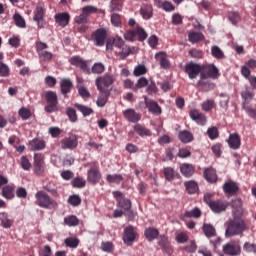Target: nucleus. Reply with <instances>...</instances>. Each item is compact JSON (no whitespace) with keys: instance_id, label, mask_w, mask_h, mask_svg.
Returning a JSON list of instances; mask_svg holds the SVG:
<instances>
[{"instance_id":"f257e3e1","label":"nucleus","mask_w":256,"mask_h":256,"mask_svg":"<svg viewBox=\"0 0 256 256\" xmlns=\"http://www.w3.org/2000/svg\"><path fill=\"white\" fill-rule=\"evenodd\" d=\"M35 199V205L41 207V209H48L51 211L59 207L57 200L51 198L49 194L43 190H40L35 194Z\"/></svg>"},{"instance_id":"f03ea898","label":"nucleus","mask_w":256,"mask_h":256,"mask_svg":"<svg viewBox=\"0 0 256 256\" xmlns=\"http://www.w3.org/2000/svg\"><path fill=\"white\" fill-rule=\"evenodd\" d=\"M245 229V221L234 212V218L228 222L225 235L226 237H235V235H241Z\"/></svg>"},{"instance_id":"7ed1b4c3","label":"nucleus","mask_w":256,"mask_h":256,"mask_svg":"<svg viewBox=\"0 0 256 256\" xmlns=\"http://www.w3.org/2000/svg\"><path fill=\"white\" fill-rule=\"evenodd\" d=\"M44 97L48 103L44 107V111L46 113H55V111H58L57 105L59 104L58 98H57V93L54 91H46L44 93Z\"/></svg>"},{"instance_id":"20e7f679","label":"nucleus","mask_w":256,"mask_h":256,"mask_svg":"<svg viewBox=\"0 0 256 256\" xmlns=\"http://www.w3.org/2000/svg\"><path fill=\"white\" fill-rule=\"evenodd\" d=\"M222 251L227 256L241 255V243L239 240H231L223 245Z\"/></svg>"},{"instance_id":"39448f33","label":"nucleus","mask_w":256,"mask_h":256,"mask_svg":"<svg viewBox=\"0 0 256 256\" xmlns=\"http://www.w3.org/2000/svg\"><path fill=\"white\" fill-rule=\"evenodd\" d=\"M219 69L215 64H202L200 79H218Z\"/></svg>"},{"instance_id":"423d86ee","label":"nucleus","mask_w":256,"mask_h":256,"mask_svg":"<svg viewBox=\"0 0 256 256\" xmlns=\"http://www.w3.org/2000/svg\"><path fill=\"white\" fill-rule=\"evenodd\" d=\"M138 237L139 234L137 233L135 226L129 225L124 229L123 242L125 245H128V247H131Z\"/></svg>"},{"instance_id":"0eeeda50","label":"nucleus","mask_w":256,"mask_h":256,"mask_svg":"<svg viewBox=\"0 0 256 256\" xmlns=\"http://www.w3.org/2000/svg\"><path fill=\"white\" fill-rule=\"evenodd\" d=\"M184 73L188 75L189 79H197L201 75V64L195 63L193 61L188 62L184 66Z\"/></svg>"},{"instance_id":"6e6552de","label":"nucleus","mask_w":256,"mask_h":256,"mask_svg":"<svg viewBox=\"0 0 256 256\" xmlns=\"http://www.w3.org/2000/svg\"><path fill=\"white\" fill-rule=\"evenodd\" d=\"M91 39L97 47H103L107 41V30L105 28L97 29L92 33Z\"/></svg>"},{"instance_id":"1a4fd4ad","label":"nucleus","mask_w":256,"mask_h":256,"mask_svg":"<svg viewBox=\"0 0 256 256\" xmlns=\"http://www.w3.org/2000/svg\"><path fill=\"white\" fill-rule=\"evenodd\" d=\"M101 171L99 170V164L95 163L94 167L90 168L87 172V181L92 185H97L101 181Z\"/></svg>"},{"instance_id":"9d476101","label":"nucleus","mask_w":256,"mask_h":256,"mask_svg":"<svg viewBox=\"0 0 256 256\" xmlns=\"http://www.w3.org/2000/svg\"><path fill=\"white\" fill-rule=\"evenodd\" d=\"M60 145L61 149H69L70 151H73V149H77V146L79 145L77 135H70L63 138L60 142Z\"/></svg>"},{"instance_id":"9b49d317","label":"nucleus","mask_w":256,"mask_h":256,"mask_svg":"<svg viewBox=\"0 0 256 256\" xmlns=\"http://www.w3.org/2000/svg\"><path fill=\"white\" fill-rule=\"evenodd\" d=\"M34 173L36 175L45 173V156L41 153L34 154Z\"/></svg>"},{"instance_id":"f8f14e48","label":"nucleus","mask_w":256,"mask_h":256,"mask_svg":"<svg viewBox=\"0 0 256 256\" xmlns=\"http://www.w3.org/2000/svg\"><path fill=\"white\" fill-rule=\"evenodd\" d=\"M69 63L74 67H79L83 73L89 75L91 70H89V66L87 65V61L82 60L81 56H74L69 59Z\"/></svg>"},{"instance_id":"ddd939ff","label":"nucleus","mask_w":256,"mask_h":256,"mask_svg":"<svg viewBox=\"0 0 256 256\" xmlns=\"http://www.w3.org/2000/svg\"><path fill=\"white\" fill-rule=\"evenodd\" d=\"M115 81L113 75L106 74L103 77H98L96 79L97 89L103 91V87H111Z\"/></svg>"},{"instance_id":"4468645a","label":"nucleus","mask_w":256,"mask_h":256,"mask_svg":"<svg viewBox=\"0 0 256 256\" xmlns=\"http://www.w3.org/2000/svg\"><path fill=\"white\" fill-rule=\"evenodd\" d=\"M44 19H45V8H43V6L41 5H38L36 7V11L34 12V21H36L39 29H43V27H45L46 23Z\"/></svg>"},{"instance_id":"2eb2a0df","label":"nucleus","mask_w":256,"mask_h":256,"mask_svg":"<svg viewBox=\"0 0 256 256\" xmlns=\"http://www.w3.org/2000/svg\"><path fill=\"white\" fill-rule=\"evenodd\" d=\"M222 189L226 195H237L239 193V183L229 180L224 183Z\"/></svg>"},{"instance_id":"dca6fc26","label":"nucleus","mask_w":256,"mask_h":256,"mask_svg":"<svg viewBox=\"0 0 256 256\" xmlns=\"http://www.w3.org/2000/svg\"><path fill=\"white\" fill-rule=\"evenodd\" d=\"M28 147L30 151H43L47 147V142L41 138H34L29 141Z\"/></svg>"},{"instance_id":"f3484780","label":"nucleus","mask_w":256,"mask_h":256,"mask_svg":"<svg viewBox=\"0 0 256 256\" xmlns=\"http://www.w3.org/2000/svg\"><path fill=\"white\" fill-rule=\"evenodd\" d=\"M189 116L192 121H195V123H197V125L203 126L207 123V116H205V114L201 113L197 109L191 110Z\"/></svg>"},{"instance_id":"a211bd4d","label":"nucleus","mask_w":256,"mask_h":256,"mask_svg":"<svg viewBox=\"0 0 256 256\" xmlns=\"http://www.w3.org/2000/svg\"><path fill=\"white\" fill-rule=\"evenodd\" d=\"M144 103L152 115H161V107L155 100H149L147 96H144Z\"/></svg>"},{"instance_id":"6ab92c4d","label":"nucleus","mask_w":256,"mask_h":256,"mask_svg":"<svg viewBox=\"0 0 256 256\" xmlns=\"http://www.w3.org/2000/svg\"><path fill=\"white\" fill-rule=\"evenodd\" d=\"M123 115L129 123H139L141 121V114L137 113L133 108L124 110Z\"/></svg>"},{"instance_id":"aec40b11","label":"nucleus","mask_w":256,"mask_h":256,"mask_svg":"<svg viewBox=\"0 0 256 256\" xmlns=\"http://www.w3.org/2000/svg\"><path fill=\"white\" fill-rule=\"evenodd\" d=\"M155 59L159 63L161 69H169L171 62L167 58V53L160 51L155 54Z\"/></svg>"},{"instance_id":"412c9836","label":"nucleus","mask_w":256,"mask_h":256,"mask_svg":"<svg viewBox=\"0 0 256 256\" xmlns=\"http://www.w3.org/2000/svg\"><path fill=\"white\" fill-rule=\"evenodd\" d=\"M228 206L229 202L226 200H215L212 204H210V209L213 211V213H223Z\"/></svg>"},{"instance_id":"4be33fe9","label":"nucleus","mask_w":256,"mask_h":256,"mask_svg":"<svg viewBox=\"0 0 256 256\" xmlns=\"http://www.w3.org/2000/svg\"><path fill=\"white\" fill-rule=\"evenodd\" d=\"M70 19H71V16H69V13H67V12L58 13L55 15V22L60 27H67V25H69Z\"/></svg>"},{"instance_id":"5701e85b","label":"nucleus","mask_w":256,"mask_h":256,"mask_svg":"<svg viewBox=\"0 0 256 256\" xmlns=\"http://www.w3.org/2000/svg\"><path fill=\"white\" fill-rule=\"evenodd\" d=\"M228 145L230 149L237 150L241 147V137L237 133L230 134L228 138Z\"/></svg>"},{"instance_id":"b1692460","label":"nucleus","mask_w":256,"mask_h":256,"mask_svg":"<svg viewBox=\"0 0 256 256\" xmlns=\"http://www.w3.org/2000/svg\"><path fill=\"white\" fill-rule=\"evenodd\" d=\"M134 131L137 135H139V137H151V135H153V132L151 131V129L137 123L134 126Z\"/></svg>"},{"instance_id":"393cba45","label":"nucleus","mask_w":256,"mask_h":256,"mask_svg":"<svg viewBox=\"0 0 256 256\" xmlns=\"http://www.w3.org/2000/svg\"><path fill=\"white\" fill-rule=\"evenodd\" d=\"M202 231L207 237V239H211L212 237H217V230L215 229V226L209 223H204L202 226Z\"/></svg>"},{"instance_id":"a878e982","label":"nucleus","mask_w":256,"mask_h":256,"mask_svg":"<svg viewBox=\"0 0 256 256\" xmlns=\"http://www.w3.org/2000/svg\"><path fill=\"white\" fill-rule=\"evenodd\" d=\"M241 74L245 79H248L250 82V85L253 87V89H256V77L255 76H250L251 75V70L249 67L246 65L242 66L241 68Z\"/></svg>"},{"instance_id":"bb28decb","label":"nucleus","mask_w":256,"mask_h":256,"mask_svg":"<svg viewBox=\"0 0 256 256\" xmlns=\"http://www.w3.org/2000/svg\"><path fill=\"white\" fill-rule=\"evenodd\" d=\"M140 15L145 20L151 19V17H153V6L151 4H144L140 8Z\"/></svg>"},{"instance_id":"cd10ccee","label":"nucleus","mask_w":256,"mask_h":256,"mask_svg":"<svg viewBox=\"0 0 256 256\" xmlns=\"http://www.w3.org/2000/svg\"><path fill=\"white\" fill-rule=\"evenodd\" d=\"M184 187L189 195H195L199 191V184L195 180L186 181Z\"/></svg>"},{"instance_id":"c85d7f7f","label":"nucleus","mask_w":256,"mask_h":256,"mask_svg":"<svg viewBox=\"0 0 256 256\" xmlns=\"http://www.w3.org/2000/svg\"><path fill=\"white\" fill-rule=\"evenodd\" d=\"M204 177L208 183H217V171L213 168H206L204 170Z\"/></svg>"},{"instance_id":"c756f323","label":"nucleus","mask_w":256,"mask_h":256,"mask_svg":"<svg viewBox=\"0 0 256 256\" xmlns=\"http://www.w3.org/2000/svg\"><path fill=\"white\" fill-rule=\"evenodd\" d=\"M144 235H145L147 241H149V242L155 241V239H157V237H159V230L156 228H153V227H148L145 229Z\"/></svg>"},{"instance_id":"7c9ffc66","label":"nucleus","mask_w":256,"mask_h":256,"mask_svg":"<svg viewBox=\"0 0 256 256\" xmlns=\"http://www.w3.org/2000/svg\"><path fill=\"white\" fill-rule=\"evenodd\" d=\"M71 89H73V82H71L69 79H62L60 83V91L62 95L71 93Z\"/></svg>"},{"instance_id":"2f4dec72","label":"nucleus","mask_w":256,"mask_h":256,"mask_svg":"<svg viewBox=\"0 0 256 256\" xmlns=\"http://www.w3.org/2000/svg\"><path fill=\"white\" fill-rule=\"evenodd\" d=\"M178 138L181 141V143H191L193 141V133H191L189 130H182L178 133Z\"/></svg>"},{"instance_id":"473e14b6","label":"nucleus","mask_w":256,"mask_h":256,"mask_svg":"<svg viewBox=\"0 0 256 256\" xmlns=\"http://www.w3.org/2000/svg\"><path fill=\"white\" fill-rule=\"evenodd\" d=\"M197 87H201L202 91L207 93L208 91H213V89H215V84L207 81V79L200 78V81L197 82Z\"/></svg>"},{"instance_id":"72a5a7b5","label":"nucleus","mask_w":256,"mask_h":256,"mask_svg":"<svg viewBox=\"0 0 256 256\" xmlns=\"http://www.w3.org/2000/svg\"><path fill=\"white\" fill-rule=\"evenodd\" d=\"M108 99H109V92L102 89L96 101V105H98V107H105V105H107Z\"/></svg>"},{"instance_id":"f704fd0d","label":"nucleus","mask_w":256,"mask_h":256,"mask_svg":"<svg viewBox=\"0 0 256 256\" xmlns=\"http://www.w3.org/2000/svg\"><path fill=\"white\" fill-rule=\"evenodd\" d=\"M180 171L184 177H192L195 173V167L192 164H182L180 166Z\"/></svg>"},{"instance_id":"c9c22d12","label":"nucleus","mask_w":256,"mask_h":256,"mask_svg":"<svg viewBox=\"0 0 256 256\" xmlns=\"http://www.w3.org/2000/svg\"><path fill=\"white\" fill-rule=\"evenodd\" d=\"M163 175L166 181H173L175 177L179 176V173L175 172V169L171 167H164L163 168Z\"/></svg>"},{"instance_id":"e433bc0d","label":"nucleus","mask_w":256,"mask_h":256,"mask_svg":"<svg viewBox=\"0 0 256 256\" xmlns=\"http://www.w3.org/2000/svg\"><path fill=\"white\" fill-rule=\"evenodd\" d=\"M1 195L4 199H13L15 197V188H13V186L6 185L2 188Z\"/></svg>"},{"instance_id":"4c0bfd02","label":"nucleus","mask_w":256,"mask_h":256,"mask_svg":"<svg viewBox=\"0 0 256 256\" xmlns=\"http://www.w3.org/2000/svg\"><path fill=\"white\" fill-rule=\"evenodd\" d=\"M75 109H77V111H80V113H82L83 117H89V115H93V110L92 108L85 106L83 104H74Z\"/></svg>"},{"instance_id":"58836bf2","label":"nucleus","mask_w":256,"mask_h":256,"mask_svg":"<svg viewBox=\"0 0 256 256\" xmlns=\"http://www.w3.org/2000/svg\"><path fill=\"white\" fill-rule=\"evenodd\" d=\"M205 36L201 32L192 31L188 34V40L190 43H199V41H203Z\"/></svg>"},{"instance_id":"ea45409f","label":"nucleus","mask_w":256,"mask_h":256,"mask_svg":"<svg viewBox=\"0 0 256 256\" xmlns=\"http://www.w3.org/2000/svg\"><path fill=\"white\" fill-rule=\"evenodd\" d=\"M183 219H199V217H201V210L199 208H194L193 210L190 211H186L183 215H182Z\"/></svg>"},{"instance_id":"a19ab883","label":"nucleus","mask_w":256,"mask_h":256,"mask_svg":"<svg viewBox=\"0 0 256 256\" xmlns=\"http://www.w3.org/2000/svg\"><path fill=\"white\" fill-rule=\"evenodd\" d=\"M106 181L108 183H115L116 185L121 184V181H123V175L121 174H108L106 176Z\"/></svg>"},{"instance_id":"79ce46f5","label":"nucleus","mask_w":256,"mask_h":256,"mask_svg":"<svg viewBox=\"0 0 256 256\" xmlns=\"http://www.w3.org/2000/svg\"><path fill=\"white\" fill-rule=\"evenodd\" d=\"M64 223L68 227H77L79 225V218L75 215H70L64 218Z\"/></svg>"},{"instance_id":"37998d69","label":"nucleus","mask_w":256,"mask_h":256,"mask_svg":"<svg viewBox=\"0 0 256 256\" xmlns=\"http://www.w3.org/2000/svg\"><path fill=\"white\" fill-rule=\"evenodd\" d=\"M71 185L72 187H74L75 189H83V187H85V185H87V181H85V179L81 178V177H75L72 181H71Z\"/></svg>"},{"instance_id":"c03bdc74","label":"nucleus","mask_w":256,"mask_h":256,"mask_svg":"<svg viewBox=\"0 0 256 256\" xmlns=\"http://www.w3.org/2000/svg\"><path fill=\"white\" fill-rule=\"evenodd\" d=\"M13 19L15 21L16 27H19L20 29H25V27H27L25 19L23 18V16H21V14L15 13Z\"/></svg>"},{"instance_id":"a18cd8bd","label":"nucleus","mask_w":256,"mask_h":256,"mask_svg":"<svg viewBox=\"0 0 256 256\" xmlns=\"http://www.w3.org/2000/svg\"><path fill=\"white\" fill-rule=\"evenodd\" d=\"M1 225L4 229H10L11 225H13V220L9 219V215L7 213H2V217L0 218Z\"/></svg>"},{"instance_id":"49530a36","label":"nucleus","mask_w":256,"mask_h":256,"mask_svg":"<svg viewBox=\"0 0 256 256\" xmlns=\"http://www.w3.org/2000/svg\"><path fill=\"white\" fill-rule=\"evenodd\" d=\"M64 243L66 247H70L71 249H77L79 247V239L75 237L66 238Z\"/></svg>"},{"instance_id":"de8ad7c7","label":"nucleus","mask_w":256,"mask_h":256,"mask_svg":"<svg viewBox=\"0 0 256 256\" xmlns=\"http://www.w3.org/2000/svg\"><path fill=\"white\" fill-rule=\"evenodd\" d=\"M201 107H202V111L209 113V111H211L215 107V100L208 99L201 104Z\"/></svg>"},{"instance_id":"09e8293b","label":"nucleus","mask_w":256,"mask_h":256,"mask_svg":"<svg viewBox=\"0 0 256 256\" xmlns=\"http://www.w3.org/2000/svg\"><path fill=\"white\" fill-rule=\"evenodd\" d=\"M149 85V80L145 77H141L137 80V83L133 87V91H139V89H143V87H147Z\"/></svg>"},{"instance_id":"8fccbe9b","label":"nucleus","mask_w":256,"mask_h":256,"mask_svg":"<svg viewBox=\"0 0 256 256\" xmlns=\"http://www.w3.org/2000/svg\"><path fill=\"white\" fill-rule=\"evenodd\" d=\"M38 57L43 63H49V61L53 59V53L46 50L44 52H40Z\"/></svg>"},{"instance_id":"3c124183","label":"nucleus","mask_w":256,"mask_h":256,"mask_svg":"<svg viewBox=\"0 0 256 256\" xmlns=\"http://www.w3.org/2000/svg\"><path fill=\"white\" fill-rule=\"evenodd\" d=\"M211 54L215 57V59H225V53L221 51V48H219V46H212Z\"/></svg>"},{"instance_id":"603ef678","label":"nucleus","mask_w":256,"mask_h":256,"mask_svg":"<svg viewBox=\"0 0 256 256\" xmlns=\"http://www.w3.org/2000/svg\"><path fill=\"white\" fill-rule=\"evenodd\" d=\"M207 135H208L209 139L214 141V139L219 138V129L215 126H212V127L208 128Z\"/></svg>"},{"instance_id":"864d4df0","label":"nucleus","mask_w":256,"mask_h":256,"mask_svg":"<svg viewBox=\"0 0 256 256\" xmlns=\"http://www.w3.org/2000/svg\"><path fill=\"white\" fill-rule=\"evenodd\" d=\"M241 97L242 99H244V105H247V103H249V101L253 100V97H255V94L251 91H249L248 89L242 91L241 93Z\"/></svg>"},{"instance_id":"5fc2aeb1","label":"nucleus","mask_w":256,"mask_h":256,"mask_svg":"<svg viewBox=\"0 0 256 256\" xmlns=\"http://www.w3.org/2000/svg\"><path fill=\"white\" fill-rule=\"evenodd\" d=\"M118 207H121V209H124V211H129V209H131V200L127 198L119 199Z\"/></svg>"},{"instance_id":"6e6d98bb","label":"nucleus","mask_w":256,"mask_h":256,"mask_svg":"<svg viewBox=\"0 0 256 256\" xmlns=\"http://www.w3.org/2000/svg\"><path fill=\"white\" fill-rule=\"evenodd\" d=\"M20 165L24 171L31 170V161H29V158L27 156H22L20 158Z\"/></svg>"},{"instance_id":"4d7b16f0","label":"nucleus","mask_w":256,"mask_h":256,"mask_svg":"<svg viewBox=\"0 0 256 256\" xmlns=\"http://www.w3.org/2000/svg\"><path fill=\"white\" fill-rule=\"evenodd\" d=\"M68 203L69 205H72V207H79V205H81V197H79V195H71L68 198Z\"/></svg>"},{"instance_id":"13d9d810","label":"nucleus","mask_w":256,"mask_h":256,"mask_svg":"<svg viewBox=\"0 0 256 256\" xmlns=\"http://www.w3.org/2000/svg\"><path fill=\"white\" fill-rule=\"evenodd\" d=\"M104 71H105V65L101 63H95L91 69V72L96 75H101V73H103Z\"/></svg>"},{"instance_id":"bf43d9fd","label":"nucleus","mask_w":256,"mask_h":256,"mask_svg":"<svg viewBox=\"0 0 256 256\" xmlns=\"http://www.w3.org/2000/svg\"><path fill=\"white\" fill-rule=\"evenodd\" d=\"M147 73V68L143 64H139L134 69V76L135 77H141V75H145Z\"/></svg>"},{"instance_id":"052dcab7","label":"nucleus","mask_w":256,"mask_h":256,"mask_svg":"<svg viewBox=\"0 0 256 256\" xmlns=\"http://www.w3.org/2000/svg\"><path fill=\"white\" fill-rule=\"evenodd\" d=\"M228 19L233 25H237L238 22L241 21V16L238 14V12H229Z\"/></svg>"},{"instance_id":"680f3d73","label":"nucleus","mask_w":256,"mask_h":256,"mask_svg":"<svg viewBox=\"0 0 256 256\" xmlns=\"http://www.w3.org/2000/svg\"><path fill=\"white\" fill-rule=\"evenodd\" d=\"M66 115L68 116V119H69V121H71V123H76V121H77V111H75V109L68 108L66 110Z\"/></svg>"},{"instance_id":"e2e57ef3","label":"nucleus","mask_w":256,"mask_h":256,"mask_svg":"<svg viewBox=\"0 0 256 256\" xmlns=\"http://www.w3.org/2000/svg\"><path fill=\"white\" fill-rule=\"evenodd\" d=\"M232 207L233 209H237L238 213H243V209L241 208L243 207V201L241 200V198H236L232 200Z\"/></svg>"},{"instance_id":"0e129e2a","label":"nucleus","mask_w":256,"mask_h":256,"mask_svg":"<svg viewBox=\"0 0 256 256\" xmlns=\"http://www.w3.org/2000/svg\"><path fill=\"white\" fill-rule=\"evenodd\" d=\"M136 35H138V41H145L147 39V32L141 27L135 29Z\"/></svg>"},{"instance_id":"69168bd1","label":"nucleus","mask_w":256,"mask_h":256,"mask_svg":"<svg viewBox=\"0 0 256 256\" xmlns=\"http://www.w3.org/2000/svg\"><path fill=\"white\" fill-rule=\"evenodd\" d=\"M74 21L78 25H84V23H87L89 21V18L82 12L79 16H76L74 18Z\"/></svg>"},{"instance_id":"338daca9","label":"nucleus","mask_w":256,"mask_h":256,"mask_svg":"<svg viewBox=\"0 0 256 256\" xmlns=\"http://www.w3.org/2000/svg\"><path fill=\"white\" fill-rule=\"evenodd\" d=\"M9 71V66L3 62H0V77H9Z\"/></svg>"},{"instance_id":"774afa93","label":"nucleus","mask_w":256,"mask_h":256,"mask_svg":"<svg viewBox=\"0 0 256 256\" xmlns=\"http://www.w3.org/2000/svg\"><path fill=\"white\" fill-rule=\"evenodd\" d=\"M110 9H112V11H122L123 4H121V2H119L117 0H111Z\"/></svg>"}]
</instances>
